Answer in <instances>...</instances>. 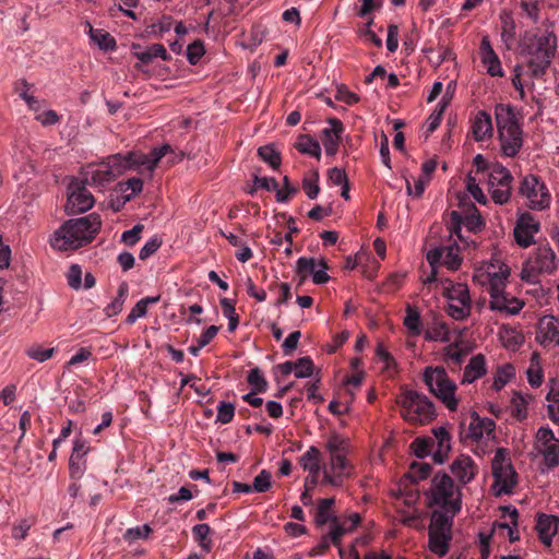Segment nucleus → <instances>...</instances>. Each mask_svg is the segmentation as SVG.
<instances>
[{
    "instance_id": "obj_53",
    "label": "nucleus",
    "mask_w": 559,
    "mask_h": 559,
    "mask_svg": "<svg viewBox=\"0 0 559 559\" xmlns=\"http://www.w3.org/2000/svg\"><path fill=\"white\" fill-rule=\"evenodd\" d=\"M431 472L430 464L426 462H413L409 466L408 476L413 481L426 479Z\"/></svg>"
},
{
    "instance_id": "obj_10",
    "label": "nucleus",
    "mask_w": 559,
    "mask_h": 559,
    "mask_svg": "<svg viewBox=\"0 0 559 559\" xmlns=\"http://www.w3.org/2000/svg\"><path fill=\"white\" fill-rule=\"evenodd\" d=\"M557 270V260L549 246H542L527 260L522 270V280L531 283L537 281L538 274H551Z\"/></svg>"
},
{
    "instance_id": "obj_7",
    "label": "nucleus",
    "mask_w": 559,
    "mask_h": 559,
    "mask_svg": "<svg viewBox=\"0 0 559 559\" xmlns=\"http://www.w3.org/2000/svg\"><path fill=\"white\" fill-rule=\"evenodd\" d=\"M423 381L449 411L454 412L457 409L459 401L455 397L456 384L450 379L443 367H426L423 372Z\"/></svg>"
},
{
    "instance_id": "obj_52",
    "label": "nucleus",
    "mask_w": 559,
    "mask_h": 559,
    "mask_svg": "<svg viewBox=\"0 0 559 559\" xmlns=\"http://www.w3.org/2000/svg\"><path fill=\"white\" fill-rule=\"evenodd\" d=\"M472 311V306L468 305H460L459 302H452L448 300L447 313L457 321H463L469 317Z\"/></svg>"
},
{
    "instance_id": "obj_57",
    "label": "nucleus",
    "mask_w": 559,
    "mask_h": 559,
    "mask_svg": "<svg viewBox=\"0 0 559 559\" xmlns=\"http://www.w3.org/2000/svg\"><path fill=\"white\" fill-rule=\"evenodd\" d=\"M512 414L513 416L519 419L523 420L527 416V408H526V401L525 397L520 393H514L512 400Z\"/></svg>"
},
{
    "instance_id": "obj_58",
    "label": "nucleus",
    "mask_w": 559,
    "mask_h": 559,
    "mask_svg": "<svg viewBox=\"0 0 559 559\" xmlns=\"http://www.w3.org/2000/svg\"><path fill=\"white\" fill-rule=\"evenodd\" d=\"M151 527L147 524H144L142 526H135L128 528L123 535V538L128 543H133L140 538H146L148 534L151 533Z\"/></svg>"
},
{
    "instance_id": "obj_48",
    "label": "nucleus",
    "mask_w": 559,
    "mask_h": 559,
    "mask_svg": "<svg viewBox=\"0 0 559 559\" xmlns=\"http://www.w3.org/2000/svg\"><path fill=\"white\" fill-rule=\"evenodd\" d=\"M444 254L442 258V264H444L450 270H457L462 263V259L459 255V247L456 245H451L443 247Z\"/></svg>"
},
{
    "instance_id": "obj_43",
    "label": "nucleus",
    "mask_w": 559,
    "mask_h": 559,
    "mask_svg": "<svg viewBox=\"0 0 559 559\" xmlns=\"http://www.w3.org/2000/svg\"><path fill=\"white\" fill-rule=\"evenodd\" d=\"M404 325L407 328L409 333L414 336H417L421 333V318L419 311L407 305L406 307V316L404 318Z\"/></svg>"
},
{
    "instance_id": "obj_2",
    "label": "nucleus",
    "mask_w": 559,
    "mask_h": 559,
    "mask_svg": "<svg viewBox=\"0 0 559 559\" xmlns=\"http://www.w3.org/2000/svg\"><path fill=\"white\" fill-rule=\"evenodd\" d=\"M102 227V218L91 213L64 222L50 238V245L59 251L75 250L92 242Z\"/></svg>"
},
{
    "instance_id": "obj_21",
    "label": "nucleus",
    "mask_w": 559,
    "mask_h": 559,
    "mask_svg": "<svg viewBox=\"0 0 559 559\" xmlns=\"http://www.w3.org/2000/svg\"><path fill=\"white\" fill-rule=\"evenodd\" d=\"M450 468L453 476L461 485L471 483L478 472V467L474 460L466 454L459 455L452 462Z\"/></svg>"
},
{
    "instance_id": "obj_16",
    "label": "nucleus",
    "mask_w": 559,
    "mask_h": 559,
    "mask_svg": "<svg viewBox=\"0 0 559 559\" xmlns=\"http://www.w3.org/2000/svg\"><path fill=\"white\" fill-rule=\"evenodd\" d=\"M93 194L84 187L79 185L69 186L68 201L66 211L68 214L83 213L94 205Z\"/></svg>"
},
{
    "instance_id": "obj_3",
    "label": "nucleus",
    "mask_w": 559,
    "mask_h": 559,
    "mask_svg": "<svg viewBox=\"0 0 559 559\" xmlns=\"http://www.w3.org/2000/svg\"><path fill=\"white\" fill-rule=\"evenodd\" d=\"M429 508H437L432 513L454 519L462 509V492L447 473H437L425 492Z\"/></svg>"
},
{
    "instance_id": "obj_28",
    "label": "nucleus",
    "mask_w": 559,
    "mask_h": 559,
    "mask_svg": "<svg viewBox=\"0 0 559 559\" xmlns=\"http://www.w3.org/2000/svg\"><path fill=\"white\" fill-rule=\"evenodd\" d=\"M106 162H102L98 165L88 166L86 170L85 181L88 185L103 187L115 180L110 169Z\"/></svg>"
},
{
    "instance_id": "obj_55",
    "label": "nucleus",
    "mask_w": 559,
    "mask_h": 559,
    "mask_svg": "<svg viewBox=\"0 0 559 559\" xmlns=\"http://www.w3.org/2000/svg\"><path fill=\"white\" fill-rule=\"evenodd\" d=\"M466 190L480 204L487 203V198L478 185L477 178L468 174L466 178Z\"/></svg>"
},
{
    "instance_id": "obj_42",
    "label": "nucleus",
    "mask_w": 559,
    "mask_h": 559,
    "mask_svg": "<svg viewBox=\"0 0 559 559\" xmlns=\"http://www.w3.org/2000/svg\"><path fill=\"white\" fill-rule=\"evenodd\" d=\"M515 376V369L511 364L500 366L493 377L492 389L500 391Z\"/></svg>"
},
{
    "instance_id": "obj_38",
    "label": "nucleus",
    "mask_w": 559,
    "mask_h": 559,
    "mask_svg": "<svg viewBox=\"0 0 559 559\" xmlns=\"http://www.w3.org/2000/svg\"><path fill=\"white\" fill-rule=\"evenodd\" d=\"M295 147L302 154H308L316 158L320 157L321 147L317 140L312 139L310 135L304 134L297 139Z\"/></svg>"
},
{
    "instance_id": "obj_37",
    "label": "nucleus",
    "mask_w": 559,
    "mask_h": 559,
    "mask_svg": "<svg viewBox=\"0 0 559 559\" xmlns=\"http://www.w3.org/2000/svg\"><path fill=\"white\" fill-rule=\"evenodd\" d=\"M212 528L209 524H197L192 527V534L199 546L206 552H210L213 548V540L210 535Z\"/></svg>"
},
{
    "instance_id": "obj_8",
    "label": "nucleus",
    "mask_w": 559,
    "mask_h": 559,
    "mask_svg": "<svg viewBox=\"0 0 559 559\" xmlns=\"http://www.w3.org/2000/svg\"><path fill=\"white\" fill-rule=\"evenodd\" d=\"M396 402L402 406V416L406 420L427 424L436 417L433 403L415 390L403 392Z\"/></svg>"
},
{
    "instance_id": "obj_12",
    "label": "nucleus",
    "mask_w": 559,
    "mask_h": 559,
    "mask_svg": "<svg viewBox=\"0 0 559 559\" xmlns=\"http://www.w3.org/2000/svg\"><path fill=\"white\" fill-rule=\"evenodd\" d=\"M488 176V190L497 204H504L511 197L512 175L499 163L491 164Z\"/></svg>"
},
{
    "instance_id": "obj_23",
    "label": "nucleus",
    "mask_w": 559,
    "mask_h": 559,
    "mask_svg": "<svg viewBox=\"0 0 559 559\" xmlns=\"http://www.w3.org/2000/svg\"><path fill=\"white\" fill-rule=\"evenodd\" d=\"M331 128L322 130L321 141L326 155L334 156L338 151L343 124L337 118H330Z\"/></svg>"
},
{
    "instance_id": "obj_15",
    "label": "nucleus",
    "mask_w": 559,
    "mask_h": 559,
    "mask_svg": "<svg viewBox=\"0 0 559 559\" xmlns=\"http://www.w3.org/2000/svg\"><path fill=\"white\" fill-rule=\"evenodd\" d=\"M328 264L324 259L317 260L313 257H300L296 262V273L312 276V282L317 285L325 284L330 281L326 273Z\"/></svg>"
},
{
    "instance_id": "obj_25",
    "label": "nucleus",
    "mask_w": 559,
    "mask_h": 559,
    "mask_svg": "<svg viewBox=\"0 0 559 559\" xmlns=\"http://www.w3.org/2000/svg\"><path fill=\"white\" fill-rule=\"evenodd\" d=\"M539 539L550 546L554 535L559 530V518L556 515L542 514L538 516L535 526Z\"/></svg>"
},
{
    "instance_id": "obj_26",
    "label": "nucleus",
    "mask_w": 559,
    "mask_h": 559,
    "mask_svg": "<svg viewBox=\"0 0 559 559\" xmlns=\"http://www.w3.org/2000/svg\"><path fill=\"white\" fill-rule=\"evenodd\" d=\"M435 439L437 441V449L432 453L433 461L442 464L451 450V436L444 427L432 429Z\"/></svg>"
},
{
    "instance_id": "obj_64",
    "label": "nucleus",
    "mask_w": 559,
    "mask_h": 559,
    "mask_svg": "<svg viewBox=\"0 0 559 559\" xmlns=\"http://www.w3.org/2000/svg\"><path fill=\"white\" fill-rule=\"evenodd\" d=\"M335 98L347 105H354L360 100V97L356 93L350 92L345 85L337 86Z\"/></svg>"
},
{
    "instance_id": "obj_49",
    "label": "nucleus",
    "mask_w": 559,
    "mask_h": 559,
    "mask_svg": "<svg viewBox=\"0 0 559 559\" xmlns=\"http://www.w3.org/2000/svg\"><path fill=\"white\" fill-rule=\"evenodd\" d=\"M247 381L253 392L263 393L267 389V382L259 368H253L248 372Z\"/></svg>"
},
{
    "instance_id": "obj_47",
    "label": "nucleus",
    "mask_w": 559,
    "mask_h": 559,
    "mask_svg": "<svg viewBox=\"0 0 559 559\" xmlns=\"http://www.w3.org/2000/svg\"><path fill=\"white\" fill-rule=\"evenodd\" d=\"M435 445V440L432 438H415L411 444V449L413 453L418 459H424L429 454L433 453L432 448Z\"/></svg>"
},
{
    "instance_id": "obj_56",
    "label": "nucleus",
    "mask_w": 559,
    "mask_h": 559,
    "mask_svg": "<svg viewBox=\"0 0 559 559\" xmlns=\"http://www.w3.org/2000/svg\"><path fill=\"white\" fill-rule=\"evenodd\" d=\"M278 183L274 178L259 177L257 174L253 175V187L249 191L253 194L258 189H264L266 191H276Z\"/></svg>"
},
{
    "instance_id": "obj_1",
    "label": "nucleus",
    "mask_w": 559,
    "mask_h": 559,
    "mask_svg": "<svg viewBox=\"0 0 559 559\" xmlns=\"http://www.w3.org/2000/svg\"><path fill=\"white\" fill-rule=\"evenodd\" d=\"M522 52L533 78H542L550 67L557 52V36L554 24H544L526 36Z\"/></svg>"
},
{
    "instance_id": "obj_24",
    "label": "nucleus",
    "mask_w": 559,
    "mask_h": 559,
    "mask_svg": "<svg viewBox=\"0 0 559 559\" xmlns=\"http://www.w3.org/2000/svg\"><path fill=\"white\" fill-rule=\"evenodd\" d=\"M131 51L138 60L145 64L151 63L155 58H160L162 60H169L170 58L164 45L157 43L144 49L140 44H132Z\"/></svg>"
},
{
    "instance_id": "obj_63",
    "label": "nucleus",
    "mask_w": 559,
    "mask_h": 559,
    "mask_svg": "<svg viewBox=\"0 0 559 559\" xmlns=\"http://www.w3.org/2000/svg\"><path fill=\"white\" fill-rule=\"evenodd\" d=\"M160 246H162V239L156 236L152 237L141 248L139 258L141 260H146L148 257H151L153 253H155L159 249Z\"/></svg>"
},
{
    "instance_id": "obj_44",
    "label": "nucleus",
    "mask_w": 559,
    "mask_h": 559,
    "mask_svg": "<svg viewBox=\"0 0 559 559\" xmlns=\"http://www.w3.org/2000/svg\"><path fill=\"white\" fill-rule=\"evenodd\" d=\"M503 511L506 513L504 515L509 518V523H500L499 527L507 528L509 531V540L511 543L516 542L520 539L519 532L515 530L518 525L519 512L515 508L510 506L504 507Z\"/></svg>"
},
{
    "instance_id": "obj_4",
    "label": "nucleus",
    "mask_w": 559,
    "mask_h": 559,
    "mask_svg": "<svg viewBox=\"0 0 559 559\" xmlns=\"http://www.w3.org/2000/svg\"><path fill=\"white\" fill-rule=\"evenodd\" d=\"M495 116L502 154L507 157L516 156L523 147L524 133L515 108L510 104H498Z\"/></svg>"
},
{
    "instance_id": "obj_36",
    "label": "nucleus",
    "mask_w": 559,
    "mask_h": 559,
    "mask_svg": "<svg viewBox=\"0 0 559 559\" xmlns=\"http://www.w3.org/2000/svg\"><path fill=\"white\" fill-rule=\"evenodd\" d=\"M130 157H132V155H129V153H127L126 155H111L107 158L106 164L108 165V167H110L109 169L115 179L121 176L128 169H131Z\"/></svg>"
},
{
    "instance_id": "obj_20",
    "label": "nucleus",
    "mask_w": 559,
    "mask_h": 559,
    "mask_svg": "<svg viewBox=\"0 0 559 559\" xmlns=\"http://www.w3.org/2000/svg\"><path fill=\"white\" fill-rule=\"evenodd\" d=\"M479 55L483 66L486 68L490 76H503L504 72L498 55L495 52L489 37L483 36L479 47Z\"/></svg>"
},
{
    "instance_id": "obj_32",
    "label": "nucleus",
    "mask_w": 559,
    "mask_h": 559,
    "mask_svg": "<svg viewBox=\"0 0 559 559\" xmlns=\"http://www.w3.org/2000/svg\"><path fill=\"white\" fill-rule=\"evenodd\" d=\"M448 300L459 302L460 305L472 306L469 290L466 284L456 283L445 288L444 293Z\"/></svg>"
},
{
    "instance_id": "obj_18",
    "label": "nucleus",
    "mask_w": 559,
    "mask_h": 559,
    "mask_svg": "<svg viewBox=\"0 0 559 559\" xmlns=\"http://www.w3.org/2000/svg\"><path fill=\"white\" fill-rule=\"evenodd\" d=\"M496 423L488 417H480L477 412L471 414V423L466 437L474 442H479L481 439L495 438Z\"/></svg>"
},
{
    "instance_id": "obj_35",
    "label": "nucleus",
    "mask_w": 559,
    "mask_h": 559,
    "mask_svg": "<svg viewBox=\"0 0 559 559\" xmlns=\"http://www.w3.org/2000/svg\"><path fill=\"white\" fill-rule=\"evenodd\" d=\"M87 26L91 39L95 41L100 49L105 51L116 49V39L109 33L104 32L103 29H95L90 23H87Z\"/></svg>"
},
{
    "instance_id": "obj_51",
    "label": "nucleus",
    "mask_w": 559,
    "mask_h": 559,
    "mask_svg": "<svg viewBox=\"0 0 559 559\" xmlns=\"http://www.w3.org/2000/svg\"><path fill=\"white\" fill-rule=\"evenodd\" d=\"M55 354V348H45L40 345H32L26 349V355L38 362L50 359Z\"/></svg>"
},
{
    "instance_id": "obj_60",
    "label": "nucleus",
    "mask_w": 559,
    "mask_h": 559,
    "mask_svg": "<svg viewBox=\"0 0 559 559\" xmlns=\"http://www.w3.org/2000/svg\"><path fill=\"white\" fill-rule=\"evenodd\" d=\"M235 407L231 403L221 402L217 406L216 420L222 424H228L233 420Z\"/></svg>"
},
{
    "instance_id": "obj_45",
    "label": "nucleus",
    "mask_w": 559,
    "mask_h": 559,
    "mask_svg": "<svg viewBox=\"0 0 559 559\" xmlns=\"http://www.w3.org/2000/svg\"><path fill=\"white\" fill-rule=\"evenodd\" d=\"M334 503V498H324L319 500L316 515V522L318 525H323L330 521H333L334 516L330 513V510Z\"/></svg>"
},
{
    "instance_id": "obj_41",
    "label": "nucleus",
    "mask_w": 559,
    "mask_h": 559,
    "mask_svg": "<svg viewBox=\"0 0 559 559\" xmlns=\"http://www.w3.org/2000/svg\"><path fill=\"white\" fill-rule=\"evenodd\" d=\"M546 400L548 402L549 418L555 423H559V386L555 380H551V388L547 393Z\"/></svg>"
},
{
    "instance_id": "obj_33",
    "label": "nucleus",
    "mask_w": 559,
    "mask_h": 559,
    "mask_svg": "<svg viewBox=\"0 0 559 559\" xmlns=\"http://www.w3.org/2000/svg\"><path fill=\"white\" fill-rule=\"evenodd\" d=\"M129 295V285L127 282L120 283L116 298L108 304L104 312L108 318L119 314L123 309V304Z\"/></svg>"
},
{
    "instance_id": "obj_39",
    "label": "nucleus",
    "mask_w": 559,
    "mask_h": 559,
    "mask_svg": "<svg viewBox=\"0 0 559 559\" xmlns=\"http://www.w3.org/2000/svg\"><path fill=\"white\" fill-rule=\"evenodd\" d=\"M259 157L271 168L277 169L282 164L281 153L275 148L273 144L262 145L258 148Z\"/></svg>"
},
{
    "instance_id": "obj_22",
    "label": "nucleus",
    "mask_w": 559,
    "mask_h": 559,
    "mask_svg": "<svg viewBox=\"0 0 559 559\" xmlns=\"http://www.w3.org/2000/svg\"><path fill=\"white\" fill-rule=\"evenodd\" d=\"M90 447L82 439H76L73 444L72 453L69 460V471L71 478L79 479L83 476L86 468L84 456L88 453Z\"/></svg>"
},
{
    "instance_id": "obj_50",
    "label": "nucleus",
    "mask_w": 559,
    "mask_h": 559,
    "mask_svg": "<svg viewBox=\"0 0 559 559\" xmlns=\"http://www.w3.org/2000/svg\"><path fill=\"white\" fill-rule=\"evenodd\" d=\"M314 365L310 357H301L295 361L294 373L298 379L311 377Z\"/></svg>"
},
{
    "instance_id": "obj_6",
    "label": "nucleus",
    "mask_w": 559,
    "mask_h": 559,
    "mask_svg": "<svg viewBox=\"0 0 559 559\" xmlns=\"http://www.w3.org/2000/svg\"><path fill=\"white\" fill-rule=\"evenodd\" d=\"M486 273L488 278L487 290L490 296L489 309L509 316L519 313L524 307V302L515 297H509L504 292L510 267L501 263L498 270H495V265H490Z\"/></svg>"
},
{
    "instance_id": "obj_46",
    "label": "nucleus",
    "mask_w": 559,
    "mask_h": 559,
    "mask_svg": "<svg viewBox=\"0 0 559 559\" xmlns=\"http://www.w3.org/2000/svg\"><path fill=\"white\" fill-rule=\"evenodd\" d=\"M527 381L532 388H538L542 385L544 380L543 369L538 362L537 354H533L531 359V366L526 371Z\"/></svg>"
},
{
    "instance_id": "obj_59",
    "label": "nucleus",
    "mask_w": 559,
    "mask_h": 559,
    "mask_svg": "<svg viewBox=\"0 0 559 559\" xmlns=\"http://www.w3.org/2000/svg\"><path fill=\"white\" fill-rule=\"evenodd\" d=\"M144 226L142 224L134 225L131 229H128L122 233L121 241L127 246L132 247L141 239V233L143 231Z\"/></svg>"
},
{
    "instance_id": "obj_54",
    "label": "nucleus",
    "mask_w": 559,
    "mask_h": 559,
    "mask_svg": "<svg viewBox=\"0 0 559 559\" xmlns=\"http://www.w3.org/2000/svg\"><path fill=\"white\" fill-rule=\"evenodd\" d=\"M272 475L269 471L262 469L259 475H257L252 483V488L255 492L262 493L266 492L272 486Z\"/></svg>"
},
{
    "instance_id": "obj_19",
    "label": "nucleus",
    "mask_w": 559,
    "mask_h": 559,
    "mask_svg": "<svg viewBox=\"0 0 559 559\" xmlns=\"http://www.w3.org/2000/svg\"><path fill=\"white\" fill-rule=\"evenodd\" d=\"M539 230V224L530 214H523L513 229L516 243L527 248L534 242V235Z\"/></svg>"
},
{
    "instance_id": "obj_31",
    "label": "nucleus",
    "mask_w": 559,
    "mask_h": 559,
    "mask_svg": "<svg viewBox=\"0 0 559 559\" xmlns=\"http://www.w3.org/2000/svg\"><path fill=\"white\" fill-rule=\"evenodd\" d=\"M299 464L312 476H318L320 472V451L317 447H310L306 453L299 457Z\"/></svg>"
},
{
    "instance_id": "obj_5",
    "label": "nucleus",
    "mask_w": 559,
    "mask_h": 559,
    "mask_svg": "<svg viewBox=\"0 0 559 559\" xmlns=\"http://www.w3.org/2000/svg\"><path fill=\"white\" fill-rule=\"evenodd\" d=\"M329 453V467L324 469L323 483L334 487H341L343 480L354 473V465L348 460L350 442L337 433L329 437L325 443Z\"/></svg>"
},
{
    "instance_id": "obj_13",
    "label": "nucleus",
    "mask_w": 559,
    "mask_h": 559,
    "mask_svg": "<svg viewBox=\"0 0 559 559\" xmlns=\"http://www.w3.org/2000/svg\"><path fill=\"white\" fill-rule=\"evenodd\" d=\"M520 193L528 201L532 210L542 211L549 206L550 194L544 182L534 175H527L523 178L520 186Z\"/></svg>"
},
{
    "instance_id": "obj_27",
    "label": "nucleus",
    "mask_w": 559,
    "mask_h": 559,
    "mask_svg": "<svg viewBox=\"0 0 559 559\" xmlns=\"http://www.w3.org/2000/svg\"><path fill=\"white\" fill-rule=\"evenodd\" d=\"M487 372L486 359L483 354L473 356L464 368L462 384L473 383L484 377Z\"/></svg>"
},
{
    "instance_id": "obj_11",
    "label": "nucleus",
    "mask_w": 559,
    "mask_h": 559,
    "mask_svg": "<svg viewBox=\"0 0 559 559\" xmlns=\"http://www.w3.org/2000/svg\"><path fill=\"white\" fill-rule=\"evenodd\" d=\"M492 476L495 478L493 487L497 493H509L516 484V473L512 467L508 451L499 448L491 462Z\"/></svg>"
},
{
    "instance_id": "obj_14",
    "label": "nucleus",
    "mask_w": 559,
    "mask_h": 559,
    "mask_svg": "<svg viewBox=\"0 0 559 559\" xmlns=\"http://www.w3.org/2000/svg\"><path fill=\"white\" fill-rule=\"evenodd\" d=\"M534 449L543 456L548 468L559 465V440L549 427H540L537 430Z\"/></svg>"
},
{
    "instance_id": "obj_17",
    "label": "nucleus",
    "mask_w": 559,
    "mask_h": 559,
    "mask_svg": "<svg viewBox=\"0 0 559 559\" xmlns=\"http://www.w3.org/2000/svg\"><path fill=\"white\" fill-rule=\"evenodd\" d=\"M536 341L542 346H559V318L544 316L537 324Z\"/></svg>"
},
{
    "instance_id": "obj_61",
    "label": "nucleus",
    "mask_w": 559,
    "mask_h": 559,
    "mask_svg": "<svg viewBox=\"0 0 559 559\" xmlns=\"http://www.w3.org/2000/svg\"><path fill=\"white\" fill-rule=\"evenodd\" d=\"M318 181H319L318 173H314L311 178H305L302 180V188H304L307 197L311 200H314L320 192V187L318 185Z\"/></svg>"
},
{
    "instance_id": "obj_29",
    "label": "nucleus",
    "mask_w": 559,
    "mask_h": 559,
    "mask_svg": "<svg viewBox=\"0 0 559 559\" xmlns=\"http://www.w3.org/2000/svg\"><path fill=\"white\" fill-rule=\"evenodd\" d=\"M472 132L476 141H484L492 135V121L487 111L479 110L476 114L472 124Z\"/></svg>"
},
{
    "instance_id": "obj_62",
    "label": "nucleus",
    "mask_w": 559,
    "mask_h": 559,
    "mask_svg": "<svg viewBox=\"0 0 559 559\" xmlns=\"http://www.w3.org/2000/svg\"><path fill=\"white\" fill-rule=\"evenodd\" d=\"M204 52L203 43L200 40H195L187 47V57L191 64H197Z\"/></svg>"
},
{
    "instance_id": "obj_34",
    "label": "nucleus",
    "mask_w": 559,
    "mask_h": 559,
    "mask_svg": "<svg viewBox=\"0 0 559 559\" xmlns=\"http://www.w3.org/2000/svg\"><path fill=\"white\" fill-rule=\"evenodd\" d=\"M159 299L160 296L157 295L145 297L139 300L127 316L126 322L128 324H133L138 319L145 317L147 313L148 305L157 304Z\"/></svg>"
},
{
    "instance_id": "obj_30",
    "label": "nucleus",
    "mask_w": 559,
    "mask_h": 559,
    "mask_svg": "<svg viewBox=\"0 0 559 559\" xmlns=\"http://www.w3.org/2000/svg\"><path fill=\"white\" fill-rule=\"evenodd\" d=\"M143 190V180L138 177L130 178L126 181L118 183V191L121 193V202L116 207V211L120 209L121 205L126 204L133 197L139 194Z\"/></svg>"
},
{
    "instance_id": "obj_40",
    "label": "nucleus",
    "mask_w": 559,
    "mask_h": 559,
    "mask_svg": "<svg viewBox=\"0 0 559 559\" xmlns=\"http://www.w3.org/2000/svg\"><path fill=\"white\" fill-rule=\"evenodd\" d=\"M425 337L428 341L450 342L451 335L448 324L443 321H435L426 331Z\"/></svg>"
},
{
    "instance_id": "obj_9",
    "label": "nucleus",
    "mask_w": 559,
    "mask_h": 559,
    "mask_svg": "<svg viewBox=\"0 0 559 559\" xmlns=\"http://www.w3.org/2000/svg\"><path fill=\"white\" fill-rule=\"evenodd\" d=\"M453 520L439 513H431V520L428 528L429 550L439 557H443L449 551L452 540Z\"/></svg>"
}]
</instances>
